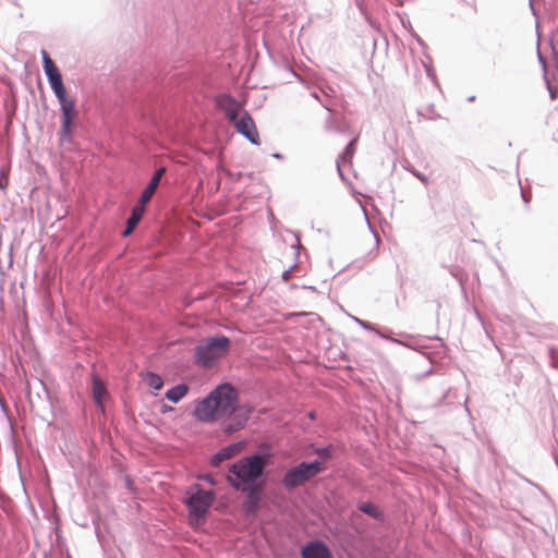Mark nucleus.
Instances as JSON below:
<instances>
[{
	"label": "nucleus",
	"instance_id": "nucleus-1",
	"mask_svg": "<svg viewBox=\"0 0 558 558\" xmlns=\"http://www.w3.org/2000/svg\"><path fill=\"white\" fill-rule=\"evenodd\" d=\"M193 414L201 422H215L227 417L223 428L231 433L245 425L250 410L239 405L238 392L233 386H216L214 391L196 404Z\"/></svg>",
	"mask_w": 558,
	"mask_h": 558
},
{
	"label": "nucleus",
	"instance_id": "nucleus-2",
	"mask_svg": "<svg viewBox=\"0 0 558 558\" xmlns=\"http://www.w3.org/2000/svg\"><path fill=\"white\" fill-rule=\"evenodd\" d=\"M41 56L44 71L60 104L61 128L59 131V138L60 142L63 143L71 138L74 120L77 117V110L75 109L74 100L66 94L59 69L45 50L41 51Z\"/></svg>",
	"mask_w": 558,
	"mask_h": 558
},
{
	"label": "nucleus",
	"instance_id": "nucleus-3",
	"mask_svg": "<svg viewBox=\"0 0 558 558\" xmlns=\"http://www.w3.org/2000/svg\"><path fill=\"white\" fill-rule=\"evenodd\" d=\"M267 458L254 454L233 463L228 482L238 490H252L257 478L263 474Z\"/></svg>",
	"mask_w": 558,
	"mask_h": 558
},
{
	"label": "nucleus",
	"instance_id": "nucleus-4",
	"mask_svg": "<svg viewBox=\"0 0 558 558\" xmlns=\"http://www.w3.org/2000/svg\"><path fill=\"white\" fill-rule=\"evenodd\" d=\"M230 340L226 336H215L203 339L194 350L195 363L204 368H210L227 355Z\"/></svg>",
	"mask_w": 558,
	"mask_h": 558
},
{
	"label": "nucleus",
	"instance_id": "nucleus-5",
	"mask_svg": "<svg viewBox=\"0 0 558 558\" xmlns=\"http://www.w3.org/2000/svg\"><path fill=\"white\" fill-rule=\"evenodd\" d=\"M215 499L213 492H206L198 485L191 487V495L187 499L190 519L192 524H199Z\"/></svg>",
	"mask_w": 558,
	"mask_h": 558
},
{
	"label": "nucleus",
	"instance_id": "nucleus-6",
	"mask_svg": "<svg viewBox=\"0 0 558 558\" xmlns=\"http://www.w3.org/2000/svg\"><path fill=\"white\" fill-rule=\"evenodd\" d=\"M320 471L322 466L319 462H303L286 473L282 480V484L288 489L294 488L303 484L304 482L308 481L310 478L314 477Z\"/></svg>",
	"mask_w": 558,
	"mask_h": 558
},
{
	"label": "nucleus",
	"instance_id": "nucleus-7",
	"mask_svg": "<svg viewBox=\"0 0 558 558\" xmlns=\"http://www.w3.org/2000/svg\"><path fill=\"white\" fill-rule=\"evenodd\" d=\"M231 123L234 125L235 130L245 136L251 143L255 145L259 144V135L255 123L246 111H243L235 121H232Z\"/></svg>",
	"mask_w": 558,
	"mask_h": 558
},
{
	"label": "nucleus",
	"instance_id": "nucleus-8",
	"mask_svg": "<svg viewBox=\"0 0 558 558\" xmlns=\"http://www.w3.org/2000/svg\"><path fill=\"white\" fill-rule=\"evenodd\" d=\"M215 100L217 107L225 112L230 122L235 121V119L244 111L242 110L241 104L230 95H219Z\"/></svg>",
	"mask_w": 558,
	"mask_h": 558
},
{
	"label": "nucleus",
	"instance_id": "nucleus-9",
	"mask_svg": "<svg viewBox=\"0 0 558 558\" xmlns=\"http://www.w3.org/2000/svg\"><path fill=\"white\" fill-rule=\"evenodd\" d=\"M302 558H332V555L324 543L314 542L303 547Z\"/></svg>",
	"mask_w": 558,
	"mask_h": 558
},
{
	"label": "nucleus",
	"instance_id": "nucleus-10",
	"mask_svg": "<svg viewBox=\"0 0 558 558\" xmlns=\"http://www.w3.org/2000/svg\"><path fill=\"white\" fill-rule=\"evenodd\" d=\"M242 442L231 444L226 448L221 449L213 457L211 464L218 466L222 461L231 459L234 456L239 454L242 451Z\"/></svg>",
	"mask_w": 558,
	"mask_h": 558
},
{
	"label": "nucleus",
	"instance_id": "nucleus-11",
	"mask_svg": "<svg viewBox=\"0 0 558 558\" xmlns=\"http://www.w3.org/2000/svg\"><path fill=\"white\" fill-rule=\"evenodd\" d=\"M144 210H145V204L137 202V204L132 209V214H131L130 218L126 221V227H125L124 231L122 232L123 236H128L133 232L136 225L142 219Z\"/></svg>",
	"mask_w": 558,
	"mask_h": 558
},
{
	"label": "nucleus",
	"instance_id": "nucleus-12",
	"mask_svg": "<svg viewBox=\"0 0 558 558\" xmlns=\"http://www.w3.org/2000/svg\"><path fill=\"white\" fill-rule=\"evenodd\" d=\"M93 398L98 407L104 410L105 403L109 398L106 386H93Z\"/></svg>",
	"mask_w": 558,
	"mask_h": 558
},
{
	"label": "nucleus",
	"instance_id": "nucleus-13",
	"mask_svg": "<svg viewBox=\"0 0 558 558\" xmlns=\"http://www.w3.org/2000/svg\"><path fill=\"white\" fill-rule=\"evenodd\" d=\"M187 393V386H173L166 392V397L172 401H180Z\"/></svg>",
	"mask_w": 558,
	"mask_h": 558
},
{
	"label": "nucleus",
	"instance_id": "nucleus-14",
	"mask_svg": "<svg viewBox=\"0 0 558 558\" xmlns=\"http://www.w3.org/2000/svg\"><path fill=\"white\" fill-rule=\"evenodd\" d=\"M158 185L159 184L157 182L150 180L145 190L143 191L138 202L146 205L155 194Z\"/></svg>",
	"mask_w": 558,
	"mask_h": 558
},
{
	"label": "nucleus",
	"instance_id": "nucleus-15",
	"mask_svg": "<svg viewBox=\"0 0 558 558\" xmlns=\"http://www.w3.org/2000/svg\"><path fill=\"white\" fill-rule=\"evenodd\" d=\"M359 509L364 512V513H367L369 514L371 517H374V518H377L380 512H379V509L371 504V502H362L360 506H359Z\"/></svg>",
	"mask_w": 558,
	"mask_h": 558
},
{
	"label": "nucleus",
	"instance_id": "nucleus-16",
	"mask_svg": "<svg viewBox=\"0 0 558 558\" xmlns=\"http://www.w3.org/2000/svg\"><path fill=\"white\" fill-rule=\"evenodd\" d=\"M165 171L166 169L165 168H159L153 175V178L150 179L151 181H155L159 184L162 175L165 174Z\"/></svg>",
	"mask_w": 558,
	"mask_h": 558
},
{
	"label": "nucleus",
	"instance_id": "nucleus-17",
	"mask_svg": "<svg viewBox=\"0 0 558 558\" xmlns=\"http://www.w3.org/2000/svg\"><path fill=\"white\" fill-rule=\"evenodd\" d=\"M147 377H148V384H151V385L162 384L160 377L155 374L148 373Z\"/></svg>",
	"mask_w": 558,
	"mask_h": 558
},
{
	"label": "nucleus",
	"instance_id": "nucleus-18",
	"mask_svg": "<svg viewBox=\"0 0 558 558\" xmlns=\"http://www.w3.org/2000/svg\"><path fill=\"white\" fill-rule=\"evenodd\" d=\"M548 89L550 93V98L556 99L558 97V89L554 88L553 86L548 85Z\"/></svg>",
	"mask_w": 558,
	"mask_h": 558
},
{
	"label": "nucleus",
	"instance_id": "nucleus-19",
	"mask_svg": "<svg viewBox=\"0 0 558 558\" xmlns=\"http://www.w3.org/2000/svg\"><path fill=\"white\" fill-rule=\"evenodd\" d=\"M356 140H353L348 146H347V153H352L353 151V146L355 144Z\"/></svg>",
	"mask_w": 558,
	"mask_h": 558
},
{
	"label": "nucleus",
	"instance_id": "nucleus-20",
	"mask_svg": "<svg viewBox=\"0 0 558 558\" xmlns=\"http://www.w3.org/2000/svg\"><path fill=\"white\" fill-rule=\"evenodd\" d=\"M203 478L210 485H215V481L211 475H205Z\"/></svg>",
	"mask_w": 558,
	"mask_h": 558
},
{
	"label": "nucleus",
	"instance_id": "nucleus-21",
	"mask_svg": "<svg viewBox=\"0 0 558 558\" xmlns=\"http://www.w3.org/2000/svg\"><path fill=\"white\" fill-rule=\"evenodd\" d=\"M7 187V181H4V183L2 182V180H0V189H5Z\"/></svg>",
	"mask_w": 558,
	"mask_h": 558
},
{
	"label": "nucleus",
	"instance_id": "nucleus-22",
	"mask_svg": "<svg viewBox=\"0 0 558 558\" xmlns=\"http://www.w3.org/2000/svg\"><path fill=\"white\" fill-rule=\"evenodd\" d=\"M94 384H95V385H98V384H102V381H101L100 379H95V380H94Z\"/></svg>",
	"mask_w": 558,
	"mask_h": 558
},
{
	"label": "nucleus",
	"instance_id": "nucleus-23",
	"mask_svg": "<svg viewBox=\"0 0 558 558\" xmlns=\"http://www.w3.org/2000/svg\"><path fill=\"white\" fill-rule=\"evenodd\" d=\"M161 387H162V386L156 385V386H154V389H155V390H159Z\"/></svg>",
	"mask_w": 558,
	"mask_h": 558
}]
</instances>
